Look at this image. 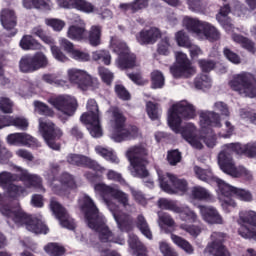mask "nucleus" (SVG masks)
<instances>
[{
    "instance_id": "1",
    "label": "nucleus",
    "mask_w": 256,
    "mask_h": 256,
    "mask_svg": "<svg viewBox=\"0 0 256 256\" xmlns=\"http://www.w3.org/2000/svg\"><path fill=\"white\" fill-rule=\"evenodd\" d=\"M197 113L195 106L182 100L176 102L168 111V125L174 133H180L184 141H187L194 149H203V143L207 147L213 148L217 145V138L214 129H220L221 117L213 111H203L200 113V131L201 135H197V127L193 123H188L185 127H181L183 119H195Z\"/></svg>"
},
{
    "instance_id": "23",
    "label": "nucleus",
    "mask_w": 256,
    "mask_h": 256,
    "mask_svg": "<svg viewBox=\"0 0 256 256\" xmlns=\"http://www.w3.org/2000/svg\"><path fill=\"white\" fill-rule=\"evenodd\" d=\"M50 209L53 213V215L58 219L61 227H64L65 229H69L70 231H73L75 229V222L73 221V218L69 217V214H67V210L57 202L55 199H51L50 201Z\"/></svg>"
},
{
    "instance_id": "62",
    "label": "nucleus",
    "mask_w": 256,
    "mask_h": 256,
    "mask_svg": "<svg viewBox=\"0 0 256 256\" xmlns=\"http://www.w3.org/2000/svg\"><path fill=\"white\" fill-rule=\"evenodd\" d=\"M224 56L230 63H234V65H239V63H241V57L228 48L224 49Z\"/></svg>"
},
{
    "instance_id": "19",
    "label": "nucleus",
    "mask_w": 256,
    "mask_h": 256,
    "mask_svg": "<svg viewBox=\"0 0 256 256\" xmlns=\"http://www.w3.org/2000/svg\"><path fill=\"white\" fill-rule=\"evenodd\" d=\"M50 187L56 195L69 197V194L77 189V182H75V178L71 174L64 173L59 179H53Z\"/></svg>"
},
{
    "instance_id": "58",
    "label": "nucleus",
    "mask_w": 256,
    "mask_h": 256,
    "mask_svg": "<svg viewBox=\"0 0 256 256\" xmlns=\"http://www.w3.org/2000/svg\"><path fill=\"white\" fill-rule=\"evenodd\" d=\"M159 250L163 256H179L165 241L159 242Z\"/></svg>"
},
{
    "instance_id": "28",
    "label": "nucleus",
    "mask_w": 256,
    "mask_h": 256,
    "mask_svg": "<svg viewBox=\"0 0 256 256\" xmlns=\"http://www.w3.org/2000/svg\"><path fill=\"white\" fill-rule=\"evenodd\" d=\"M0 21L4 29H15V26L17 25V16H15V11L11 9H3L0 14Z\"/></svg>"
},
{
    "instance_id": "15",
    "label": "nucleus",
    "mask_w": 256,
    "mask_h": 256,
    "mask_svg": "<svg viewBox=\"0 0 256 256\" xmlns=\"http://www.w3.org/2000/svg\"><path fill=\"white\" fill-rule=\"evenodd\" d=\"M160 187L170 195H185L189 191L187 181L179 179L175 175L167 173L165 176L159 174Z\"/></svg>"
},
{
    "instance_id": "46",
    "label": "nucleus",
    "mask_w": 256,
    "mask_h": 256,
    "mask_svg": "<svg viewBox=\"0 0 256 256\" xmlns=\"http://www.w3.org/2000/svg\"><path fill=\"white\" fill-rule=\"evenodd\" d=\"M45 25H47V27H51V29H53V31H56L57 33L63 31V29H65V21L59 19V18H46L44 20Z\"/></svg>"
},
{
    "instance_id": "9",
    "label": "nucleus",
    "mask_w": 256,
    "mask_h": 256,
    "mask_svg": "<svg viewBox=\"0 0 256 256\" xmlns=\"http://www.w3.org/2000/svg\"><path fill=\"white\" fill-rule=\"evenodd\" d=\"M109 48L113 53H117L118 55L116 65L119 69H133V67L139 65L137 63V57L130 52L129 46H127L125 41L114 36L110 39Z\"/></svg>"
},
{
    "instance_id": "24",
    "label": "nucleus",
    "mask_w": 256,
    "mask_h": 256,
    "mask_svg": "<svg viewBox=\"0 0 256 256\" xmlns=\"http://www.w3.org/2000/svg\"><path fill=\"white\" fill-rule=\"evenodd\" d=\"M86 36L87 29L85 28V22L79 16H76L67 29L66 37L72 41H83Z\"/></svg>"
},
{
    "instance_id": "57",
    "label": "nucleus",
    "mask_w": 256,
    "mask_h": 256,
    "mask_svg": "<svg viewBox=\"0 0 256 256\" xmlns=\"http://www.w3.org/2000/svg\"><path fill=\"white\" fill-rule=\"evenodd\" d=\"M58 44L60 49H63V51H65L66 53H69V55H71V52L75 49L72 42L65 37H60L58 39Z\"/></svg>"
},
{
    "instance_id": "51",
    "label": "nucleus",
    "mask_w": 256,
    "mask_h": 256,
    "mask_svg": "<svg viewBox=\"0 0 256 256\" xmlns=\"http://www.w3.org/2000/svg\"><path fill=\"white\" fill-rule=\"evenodd\" d=\"M175 40L179 47H185L186 49L191 47V40L189 39V36H187V33L184 31H178L175 34Z\"/></svg>"
},
{
    "instance_id": "63",
    "label": "nucleus",
    "mask_w": 256,
    "mask_h": 256,
    "mask_svg": "<svg viewBox=\"0 0 256 256\" xmlns=\"http://www.w3.org/2000/svg\"><path fill=\"white\" fill-rule=\"evenodd\" d=\"M167 160L170 165H177V163L181 162V152H178L177 150L169 151Z\"/></svg>"
},
{
    "instance_id": "16",
    "label": "nucleus",
    "mask_w": 256,
    "mask_h": 256,
    "mask_svg": "<svg viewBox=\"0 0 256 256\" xmlns=\"http://www.w3.org/2000/svg\"><path fill=\"white\" fill-rule=\"evenodd\" d=\"M39 131L42 133V137L50 149H53L54 151H59V149H61V146L55 143V139H60V137L63 136V132L61 129L57 128L53 122L40 118Z\"/></svg>"
},
{
    "instance_id": "13",
    "label": "nucleus",
    "mask_w": 256,
    "mask_h": 256,
    "mask_svg": "<svg viewBox=\"0 0 256 256\" xmlns=\"http://www.w3.org/2000/svg\"><path fill=\"white\" fill-rule=\"evenodd\" d=\"M66 75L69 83L77 86L81 91H89V89H97L99 87V80L85 70L69 68Z\"/></svg>"
},
{
    "instance_id": "29",
    "label": "nucleus",
    "mask_w": 256,
    "mask_h": 256,
    "mask_svg": "<svg viewBox=\"0 0 256 256\" xmlns=\"http://www.w3.org/2000/svg\"><path fill=\"white\" fill-rule=\"evenodd\" d=\"M20 47L24 51H41L43 45L39 43L32 35H24L20 40Z\"/></svg>"
},
{
    "instance_id": "26",
    "label": "nucleus",
    "mask_w": 256,
    "mask_h": 256,
    "mask_svg": "<svg viewBox=\"0 0 256 256\" xmlns=\"http://www.w3.org/2000/svg\"><path fill=\"white\" fill-rule=\"evenodd\" d=\"M200 215L209 225H223V217L213 206H199Z\"/></svg>"
},
{
    "instance_id": "35",
    "label": "nucleus",
    "mask_w": 256,
    "mask_h": 256,
    "mask_svg": "<svg viewBox=\"0 0 256 256\" xmlns=\"http://www.w3.org/2000/svg\"><path fill=\"white\" fill-rule=\"evenodd\" d=\"M194 173L200 179V181H205L206 183H210L211 185H214L215 179H217V177L213 176L211 170H203L201 167L198 166L194 167Z\"/></svg>"
},
{
    "instance_id": "48",
    "label": "nucleus",
    "mask_w": 256,
    "mask_h": 256,
    "mask_svg": "<svg viewBox=\"0 0 256 256\" xmlns=\"http://www.w3.org/2000/svg\"><path fill=\"white\" fill-rule=\"evenodd\" d=\"M151 83L153 89H161L165 85V76L159 70H155L151 73Z\"/></svg>"
},
{
    "instance_id": "17",
    "label": "nucleus",
    "mask_w": 256,
    "mask_h": 256,
    "mask_svg": "<svg viewBox=\"0 0 256 256\" xmlns=\"http://www.w3.org/2000/svg\"><path fill=\"white\" fill-rule=\"evenodd\" d=\"M238 234L244 239H251L253 237V227H256V212L253 210H242L239 212L237 219Z\"/></svg>"
},
{
    "instance_id": "38",
    "label": "nucleus",
    "mask_w": 256,
    "mask_h": 256,
    "mask_svg": "<svg viewBox=\"0 0 256 256\" xmlns=\"http://www.w3.org/2000/svg\"><path fill=\"white\" fill-rule=\"evenodd\" d=\"M191 198L198 201H205L211 199V193L201 186H195L191 189Z\"/></svg>"
},
{
    "instance_id": "36",
    "label": "nucleus",
    "mask_w": 256,
    "mask_h": 256,
    "mask_svg": "<svg viewBox=\"0 0 256 256\" xmlns=\"http://www.w3.org/2000/svg\"><path fill=\"white\" fill-rule=\"evenodd\" d=\"M199 219V217L197 216L196 221ZM196 221H182V223L180 224V229H182V231H185L186 233H188L189 235H191L192 237H198V235H201V228L197 225H190L189 223H196Z\"/></svg>"
},
{
    "instance_id": "6",
    "label": "nucleus",
    "mask_w": 256,
    "mask_h": 256,
    "mask_svg": "<svg viewBox=\"0 0 256 256\" xmlns=\"http://www.w3.org/2000/svg\"><path fill=\"white\" fill-rule=\"evenodd\" d=\"M107 115L110 119V134L109 137L115 143H121L123 141H131V139H137L141 137V132L136 126H130L125 128V117L119 109L110 108Z\"/></svg>"
},
{
    "instance_id": "21",
    "label": "nucleus",
    "mask_w": 256,
    "mask_h": 256,
    "mask_svg": "<svg viewBox=\"0 0 256 256\" xmlns=\"http://www.w3.org/2000/svg\"><path fill=\"white\" fill-rule=\"evenodd\" d=\"M158 207L160 209H166L168 211H173L174 213H179L181 221H197V215L189 207H178V205L171 200L161 198L158 201Z\"/></svg>"
},
{
    "instance_id": "7",
    "label": "nucleus",
    "mask_w": 256,
    "mask_h": 256,
    "mask_svg": "<svg viewBox=\"0 0 256 256\" xmlns=\"http://www.w3.org/2000/svg\"><path fill=\"white\" fill-rule=\"evenodd\" d=\"M147 155H149V150L145 144L134 145L126 150L125 156L130 163L129 171L133 177H147L149 175L145 168Z\"/></svg>"
},
{
    "instance_id": "32",
    "label": "nucleus",
    "mask_w": 256,
    "mask_h": 256,
    "mask_svg": "<svg viewBox=\"0 0 256 256\" xmlns=\"http://www.w3.org/2000/svg\"><path fill=\"white\" fill-rule=\"evenodd\" d=\"M103 29L99 25H94L90 28L88 33V41L92 47H99L101 44V33Z\"/></svg>"
},
{
    "instance_id": "18",
    "label": "nucleus",
    "mask_w": 256,
    "mask_h": 256,
    "mask_svg": "<svg viewBox=\"0 0 256 256\" xmlns=\"http://www.w3.org/2000/svg\"><path fill=\"white\" fill-rule=\"evenodd\" d=\"M31 34L39 37V39H41L43 43H46V45H50L52 57H54L56 61H59L60 63H67V61H69V57H67V55H65V53L61 51V48H59V46L55 45V39H53V37L51 36H48L45 33V30H43V27L36 26L32 28Z\"/></svg>"
},
{
    "instance_id": "34",
    "label": "nucleus",
    "mask_w": 256,
    "mask_h": 256,
    "mask_svg": "<svg viewBox=\"0 0 256 256\" xmlns=\"http://www.w3.org/2000/svg\"><path fill=\"white\" fill-rule=\"evenodd\" d=\"M95 151L98 155H101V157L106 159V161H110V163H119V158L113 150L104 148L103 146H96Z\"/></svg>"
},
{
    "instance_id": "37",
    "label": "nucleus",
    "mask_w": 256,
    "mask_h": 256,
    "mask_svg": "<svg viewBox=\"0 0 256 256\" xmlns=\"http://www.w3.org/2000/svg\"><path fill=\"white\" fill-rule=\"evenodd\" d=\"M31 57L36 71L48 67L49 58H47V55H45L43 52H37Z\"/></svg>"
},
{
    "instance_id": "56",
    "label": "nucleus",
    "mask_w": 256,
    "mask_h": 256,
    "mask_svg": "<svg viewBox=\"0 0 256 256\" xmlns=\"http://www.w3.org/2000/svg\"><path fill=\"white\" fill-rule=\"evenodd\" d=\"M34 9L51 11L53 9V2L51 0H34Z\"/></svg>"
},
{
    "instance_id": "10",
    "label": "nucleus",
    "mask_w": 256,
    "mask_h": 256,
    "mask_svg": "<svg viewBox=\"0 0 256 256\" xmlns=\"http://www.w3.org/2000/svg\"><path fill=\"white\" fill-rule=\"evenodd\" d=\"M87 112L80 117L82 123L87 125V129L92 137H102L101 112L95 99H89L86 104Z\"/></svg>"
},
{
    "instance_id": "5",
    "label": "nucleus",
    "mask_w": 256,
    "mask_h": 256,
    "mask_svg": "<svg viewBox=\"0 0 256 256\" xmlns=\"http://www.w3.org/2000/svg\"><path fill=\"white\" fill-rule=\"evenodd\" d=\"M94 190L96 195H100V197H102L106 203L110 213H112L114 220L118 225V228L122 231H131V220H129V216L121 212V210H119V206L115 205V203L111 201H108L106 198L107 196L111 195V197H114L116 201L121 203L124 209H127V207H130L129 195L115 186H108L103 183L96 184L94 186Z\"/></svg>"
},
{
    "instance_id": "39",
    "label": "nucleus",
    "mask_w": 256,
    "mask_h": 256,
    "mask_svg": "<svg viewBox=\"0 0 256 256\" xmlns=\"http://www.w3.org/2000/svg\"><path fill=\"white\" fill-rule=\"evenodd\" d=\"M158 217V225L165 233H169L167 227H175V220L169 214H158Z\"/></svg>"
},
{
    "instance_id": "40",
    "label": "nucleus",
    "mask_w": 256,
    "mask_h": 256,
    "mask_svg": "<svg viewBox=\"0 0 256 256\" xmlns=\"http://www.w3.org/2000/svg\"><path fill=\"white\" fill-rule=\"evenodd\" d=\"M19 67L22 73H33V71H37L35 68V64L33 63L32 56L22 57L19 63Z\"/></svg>"
},
{
    "instance_id": "12",
    "label": "nucleus",
    "mask_w": 256,
    "mask_h": 256,
    "mask_svg": "<svg viewBox=\"0 0 256 256\" xmlns=\"http://www.w3.org/2000/svg\"><path fill=\"white\" fill-rule=\"evenodd\" d=\"M229 86L239 95L250 98L256 97L255 77L251 73L243 72L234 75L229 81Z\"/></svg>"
},
{
    "instance_id": "47",
    "label": "nucleus",
    "mask_w": 256,
    "mask_h": 256,
    "mask_svg": "<svg viewBox=\"0 0 256 256\" xmlns=\"http://www.w3.org/2000/svg\"><path fill=\"white\" fill-rule=\"evenodd\" d=\"M232 39L235 41V43H240V45H242V47L247 49V51L250 53L255 52V44H253V42H251L249 39L237 34H233Z\"/></svg>"
},
{
    "instance_id": "4",
    "label": "nucleus",
    "mask_w": 256,
    "mask_h": 256,
    "mask_svg": "<svg viewBox=\"0 0 256 256\" xmlns=\"http://www.w3.org/2000/svg\"><path fill=\"white\" fill-rule=\"evenodd\" d=\"M79 205L85 215L86 223L90 229L97 231L100 243H117L125 245L124 238H115L113 232L105 224V217L99 214V209L88 195H83L79 200Z\"/></svg>"
},
{
    "instance_id": "50",
    "label": "nucleus",
    "mask_w": 256,
    "mask_h": 256,
    "mask_svg": "<svg viewBox=\"0 0 256 256\" xmlns=\"http://www.w3.org/2000/svg\"><path fill=\"white\" fill-rule=\"evenodd\" d=\"M137 227H138V229H140L141 233L144 235V237L146 239H153V234L151 233V230L149 229V225L147 224L145 217L138 216Z\"/></svg>"
},
{
    "instance_id": "22",
    "label": "nucleus",
    "mask_w": 256,
    "mask_h": 256,
    "mask_svg": "<svg viewBox=\"0 0 256 256\" xmlns=\"http://www.w3.org/2000/svg\"><path fill=\"white\" fill-rule=\"evenodd\" d=\"M214 183L218 186V199H220L222 207H236L237 204L231 197H235L237 188L219 178H215Z\"/></svg>"
},
{
    "instance_id": "20",
    "label": "nucleus",
    "mask_w": 256,
    "mask_h": 256,
    "mask_svg": "<svg viewBox=\"0 0 256 256\" xmlns=\"http://www.w3.org/2000/svg\"><path fill=\"white\" fill-rule=\"evenodd\" d=\"M170 71L173 77H191V75H195L196 70L193 65H191V61L187 58V54L183 52L176 53V64L170 68Z\"/></svg>"
},
{
    "instance_id": "64",
    "label": "nucleus",
    "mask_w": 256,
    "mask_h": 256,
    "mask_svg": "<svg viewBox=\"0 0 256 256\" xmlns=\"http://www.w3.org/2000/svg\"><path fill=\"white\" fill-rule=\"evenodd\" d=\"M70 57L75 59V61H89V54L85 52H81L80 50H73L70 53Z\"/></svg>"
},
{
    "instance_id": "60",
    "label": "nucleus",
    "mask_w": 256,
    "mask_h": 256,
    "mask_svg": "<svg viewBox=\"0 0 256 256\" xmlns=\"http://www.w3.org/2000/svg\"><path fill=\"white\" fill-rule=\"evenodd\" d=\"M98 73L104 83H107V85H110V83L113 81V74L109 71V69L105 67H99Z\"/></svg>"
},
{
    "instance_id": "42",
    "label": "nucleus",
    "mask_w": 256,
    "mask_h": 256,
    "mask_svg": "<svg viewBox=\"0 0 256 256\" xmlns=\"http://www.w3.org/2000/svg\"><path fill=\"white\" fill-rule=\"evenodd\" d=\"M74 9L82 11V13H95L97 11V8L87 0H75Z\"/></svg>"
},
{
    "instance_id": "11",
    "label": "nucleus",
    "mask_w": 256,
    "mask_h": 256,
    "mask_svg": "<svg viewBox=\"0 0 256 256\" xmlns=\"http://www.w3.org/2000/svg\"><path fill=\"white\" fill-rule=\"evenodd\" d=\"M21 179V181H26L28 185L33 187L34 189H37L38 191H45L43 189V183L41 178L38 175L35 174H29L27 170H24L22 168H18L17 174H12L11 172H1L0 173V187H3V189H7L13 181H17V178Z\"/></svg>"
},
{
    "instance_id": "53",
    "label": "nucleus",
    "mask_w": 256,
    "mask_h": 256,
    "mask_svg": "<svg viewBox=\"0 0 256 256\" xmlns=\"http://www.w3.org/2000/svg\"><path fill=\"white\" fill-rule=\"evenodd\" d=\"M146 112L151 121L159 119V107L157 106V104H154L153 102H147Z\"/></svg>"
},
{
    "instance_id": "27",
    "label": "nucleus",
    "mask_w": 256,
    "mask_h": 256,
    "mask_svg": "<svg viewBox=\"0 0 256 256\" xmlns=\"http://www.w3.org/2000/svg\"><path fill=\"white\" fill-rule=\"evenodd\" d=\"M161 37V31L158 28L142 30L136 35V40L140 45H153Z\"/></svg>"
},
{
    "instance_id": "45",
    "label": "nucleus",
    "mask_w": 256,
    "mask_h": 256,
    "mask_svg": "<svg viewBox=\"0 0 256 256\" xmlns=\"http://www.w3.org/2000/svg\"><path fill=\"white\" fill-rule=\"evenodd\" d=\"M34 111L38 113L39 115H46V117H53L55 115V112L47 104L41 102V101H34Z\"/></svg>"
},
{
    "instance_id": "55",
    "label": "nucleus",
    "mask_w": 256,
    "mask_h": 256,
    "mask_svg": "<svg viewBox=\"0 0 256 256\" xmlns=\"http://www.w3.org/2000/svg\"><path fill=\"white\" fill-rule=\"evenodd\" d=\"M13 101L7 97L0 98V111L2 113H13Z\"/></svg>"
},
{
    "instance_id": "59",
    "label": "nucleus",
    "mask_w": 256,
    "mask_h": 256,
    "mask_svg": "<svg viewBox=\"0 0 256 256\" xmlns=\"http://www.w3.org/2000/svg\"><path fill=\"white\" fill-rule=\"evenodd\" d=\"M115 93L118 95L119 99H122L123 101H129V99H131V94H129V91H127L125 86L121 84L115 86Z\"/></svg>"
},
{
    "instance_id": "61",
    "label": "nucleus",
    "mask_w": 256,
    "mask_h": 256,
    "mask_svg": "<svg viewBox=\"0 0 256 256\" xmlns=\"http://www.w3.org/2000/svg\"><path fill=\"white\" fill-rule=\"evenodd\" d=\"M234 197H236L240 201H253V195L251 194V192L243 189L236 188V194H234Z\"/></svg>"
},
{
    "instance_id": "25",
    "label": "nucleus",
    "mask_w": 256,
    "mask_h": 256,
    "mask_svg": "<svg viewBox=\"0 0 256 256\" xmlns=\"http://www.w3.org/2000/svg\"><path fill=\"white\" fill-rule=\"evenodd\" d=\"M68 163L71 165H78V166H84L89 167V169H93L94 171H100L103 173L105 171V168L101 167L97 162L94 160H91V158L83 155H77V154H70L67 157Z\"/></svg>"
},
{
    "instance_id": "33",
    "label": "nucleus",
    "mask_w": 256,
    "mask_h": 256,
    "mask_svg": "<svg viewBox=\"0 0 256 256\" xmlns=\"http://www.w3.org/2000/svg\"><path fill=\"white\" fill-rule=\"evenodd\" d=\"M194 85L196 89H202V91H205L213 87V80H211V77L207 74H200L196 77Z\"/></svg>"
},
{
    "instance_id": "54",
    "label": "nucleus",
    "mask_w": 256,
    "mask_h": 256,
    "mask_svg": "<svg viewBox=\"0 0 256 256\" xmlns=\"http://www.w3.org/2000/svg\"><path fill=\"white\" fill-rule=\"evenodd\" d=\"M159 55H169L171 53V43L169 42V37L162 39L157 48Z\"/></svg>"
},
{
    "instance_id": "52",
    "label": "nucleus",
    "mask_w": 256,
    "mask_h": 256,
    "mask_svg": "<svg viewBox=\"0 0 256 256\" xmlns=\"http://www.w3.org/2000/svg\"><path fill=\"white\" fill-rule=\"evenodd\" d=\"M42 79L45 83H49V85H56L57 87H65V85H67V80L59 79L53 74H45Z\"/></svg>"
},
{
    "instance_id": "30",
    "label": "nucleus",
    "mask_w": 256,
    "mask_h": 256,
    "mask_svg": "<svg viewBox=\"0 0 256 256\" xmlns=\"http://www.w3.org/2000/svg\"><path fill=\"white\" fill-rule=\"evenodd\" d=\"M210 239H211V242L208 244V246L204 250V253H211L216 249H219V247H225L223 246V241H225V234L221 232H213L211 234Z\"/></svg>"
},
{
    "instance_id": "14",
    "label": "nucleus",
    "mask_w": 256,
    "mask_h": 256,
    "mask_svg": "<svg viewBox=\"0 0 256 256\" xmlns=\"http://www.w3.org/2000/svg\"><path fill=\"white\" fill-rule=\"evenodd\" d=\"M48 103L58 110L60 119H69V117H73L75 111H77V107H79L77 99L69 95L51 97L48 99Z\"/></svg>"
},
{
    "instance_id": "43",
    "label": "nucleus",
    "mask_w": 256,
    "mask_h": 256,
    "mask_svg": "<svg viewBox=\"0 0 256 256\" xmlns=\"http://www.w3.org/2000/svg\"><path fill=\"white\" fill-rule=\"evenodd\" d=\"M44 251L50 256H61L65 255V247L57 243H48L44 246Z\"/></svg>"
},
{
    "instance_id": "8",
    "label": "nucleus",
    "mask_w": 256,
    "mask_h": 256,
    "mask_svg": "<svg viewBox=\"0 0 256 256\" xmlns=\"http://www.w3.org/2000/svg\"><path fill=\"white\" fill-rule=\"evenodd\" d=\"M182 25L188 31L194 33L195 37L200 41H217L221 37L216 27L197 18L185 16L182 20Z\"/></svg>"
},
{
    "instance_id": "2",
    "label": "nucleus",
    "mask_w": 256,
    "mask_h": 256,
    "mask_svg": "<svg viewBox=\"0 0 256 256\" xmlns=\"http://www.w3.org/2000/svg\"><path fill=\"white\" fill-rule=\"evenodd\" d=\"M5 189V195L0 194V213L6 217L8 225L13 227L14 223L17 227H26L27 231L35 233V235H47L49 228L41 218L32 217L24 212L21 207L10 209L8 205H5L7 201H17V199L28 195L27 189L15 183L9 184Z\"/></svg>"
},
{
    "instance_id": "41",
    "label": "nucleus",
    "mask_w": 256,
    "mask_h": 256,
    "mask_svg": "<svg viewBox=\"0 0 256 256\" xmlns=\"http://www.w3.org/2000/svg\"><path fill=\"white\" fill-rule=\"evenodd\" d=\"M171 240L177 247H180V249H183L186 253L190 254L193 253V246L191 244L183 239L181 236H177L175 234H171Z\"/></svg>"
},
{
    "instance_id": "31",
    "label": "nucleus",
    "mask_w": 256,
    "mask_h": 256,
    "mask_svg": "<svg viewBox=\"0 0 256 256\" xmlns=\"http://www.w3.org/2000/svg\"><path fill=\"white\" fill-rule=\"evenodd\" d=\"M231 13V8L227 5H224L220 12L216 15L217 21L224 27L226 31H231V21H229V17H227Z\"/></svg>"
},
{
    "instance_id": "44",
    "label": "nucleus",
    "mask_w": 256,
    "mask_h": 256,
    "mask_svg": "<svg viewBox=\"0 0 256 256\" xmlns=\"http://www.w3.org/2000/svg\"><path fill=\"white\" fill-rule=\"evenodd\" d=\"M94 61H102L104 65H111V53L108 50H97L92 53Z\"/></svg>"
},
{
    "instance_id": "49",
    "label": "nucleus",
    "mask_w": 256,
    "mask_h": 256,
    "mask_svg": "<svg viewBox=\"0 0 256 256\" xmlns=\"http://www.w3.org/2000/svg\"><path fill=\"white\" fill-rule=\"evenodd\" d=\"M20 147H39V142H37V140L33 136L25 132H21Z\"/></svg>"
},
{
    "instance_id": "3",
    "label": "nucleus",
    "mask_w": 256,
    "mask_h": 256,
    "mask_svg": "<svg viewBox=\"0 0 256 256\" xmlns=\"http://www.w3.org/2000/svg\"><path fill=\"white\" fill-rule=\"evenodd\" d=\"M232 153L246 155V157H256V142H250L245 145L240 143L226 144L218 155V165L223 173L231 177L251 179L252 175L249 170H246L244 167H235V162H233L231 157Z\"/></svg>"
}]
</instances>
